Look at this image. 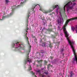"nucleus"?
Segmentation results:
<instances>
[{
  "instance_id": "412c9836",
  "label": "nucleus",
  "mask_w": 77,
  "mask_h": 77,
  "mask_svg": "<svg viewBox=\"0 0 77 77\" xmlns=\"http://www.w3.org/2000/svg\"><path fill=\"white\" fill-rule=\"evenodd\" d=\"M35 8V7L33 8V10H34V8Z\"/></svg>"
},
{
  "instance_id": "2eb2a0df",
  "label": "nucleus",
  "mask_w": 77,
  "mask_h": 77,
  "mask_svg": "<svg viewBox=\"0 0 77 77\" xmlns=\"http://www.w3.org/2000/svg\"><path fill=\"white\" fill-rule=\"evenodd\" d=\"M29 14H30V12H29L27 14L28 19V18H29V17H30Z\"/></svg>"
},
{
  "instance_id": "6e6552de",
  "label": "nucleus",
  "mask_w": 77,
  "mask_h": 77,
  "mask_svg": "<svg viewBox=\"0 0 77 77\" xmlns=\"http://www.w3.org/2000/svg\"><path fill=\"white\" fill-rule=\"evenodd\" d=\"M14 9L12 8L11 11V12L10 14L11 15H12V14H14Z\"/></svg>"
},
{
  "instance_id": "f3484780",
  "label": "nucleus",
  "mask_w": 77,
  "mask_h": 77,
  "mask_svg": "<svg viewBox=\"0 0 77 77\" xmlns=\"http://www.w3.org/2000/svg\"><path fill=\"white\" fill-rule=\"evenodd\" d=\"M29 30V28L27 27L25 30L26 32H27V30Z\"/></svg>"
},
{
  "instance_id": "aec40b11",
  "label": "nucleus",
  "mask_w": 77,
  "mask_h": 77,
  "mask_svg": "<svg viewBox=\"0 0 77 77\" xmlns=\"http://www.w3.org/2000/svg\"><path fill=\"white\" fill-rule=\"evenodd\" d=\"M63 51V48H62V49H61V51Z\"/></svg>"
},
{
  "instance_id": "b1692460",
  "label": "nucleus",
  "mask_w": 77,
  "mask_h": 77,
  "mask_svg": "<svg viewBox=\"0 0 77 77\" xmlns=\"http://www.w3.org/2000/svg\"><path fill=\"white\" fill-rule=\"evenodd\" d=\"M27 27H28V25L27 24V26H26Z\"/></svg>"
},
{
  "instance_id": "393cba45",
  "label": "nucleus",
  "mask_w": 77,
  "mask_h": 77,
  "mask_svg": "<svg viewBox=\"0 0 77 77\" xmlns=\"http://www.w3.org/2000/svg\"><path fill=\"white\" fill-rule=\"evenodd\" d=\"M60 35H62V33H61V34H60Z\"/></svg>"
},
{
  "instance_id": "f257e3e1",
  "label": "nucleus",
  "mask_w": 77,
  "mask_h": 77,
  "mask_svg": "<svg viewBox=\"0 0 77 77\" xmlns=\"http://www.w3.org/2000/svg\"><path fill=\"white\" fill-rule=\"evenodd\" d=\"M13 47V49L15 51H17L21 54H23L24 53V49H22V48H24V46L23 45V43L21 42L14 43L12 45Z\"/></svg>"
},
{
  "instance_id": "5701e85b",
  "label": "nucleus",
  "mask_w": 77,
  "mask_h": 77,
  "mask_svg": "<svg viewBox=\"0 0 77 77\" xmlns=\"http://www.w3.org/2000/svg\"><path fill=\"white\" fill-rule=\"evenodd\" d=\"M22 4H23V2H21L20 3L21 5H22Z\"/></svg>"
},
{
  "instance_id": "423d86ee",
  "label": "nucleus",
  "mask_w": 77,
  "mask_h": 77,
  "mask_svg": "<svg viewBox=\"0 0 77 77\" xmlns=\"http://www.w3.org/2000/svg\"><path fill=\"white\" fill-rule=\"evenodd\" d=\"M49 12L50 11H48L45 10L43 11V12L44 14H48Z\"/></svg>"
},
{
  "instance_id": "f03ea898",
  "label": "nucleus",
  "mask_w": 77,
  "mask_h": 77,
  "mask_svg": "<svg viewBox=\"0 0 77 77\" xmlns=\"http://www.w3.org/2000/svg\"><path fill=\"white\" fill-rule=\"evenodd\" d=\"M75 5H76V2H75V0H74L72 1H66L64 3V11L65 10V8L66 7V12L68 14L70 12V11L73 9V7Z\"/></svg>"
},
{
  "instance_id": "7ed1b4c3",
  "label": "nucleus",
  "mask_w": 77,
  "mask_h": 77,
  "mask_svg": "<svg viewBox=\"0 0 77 77\" xmlns=\"http://www.w3.org/2000/svg\"><path fill=\"white\" fill-rule=\"evenodd\" d=\"M53 9H55V8H56V15L57 17H59V15H58V12L59 11V9L60 10V16H59V19H58L57 22L58 24L60 25L61 23L62 24L63 23V18L62 16V15L61 14V9H59V6L58 5H54L53 6Z\"/></svg>"
},
{
  "instance_id": "9d476101",
  "label": "nucleus",
  "mask_w": 77,
  "mask_h": 77,
  "mask_svg": "<svg viewBox=\"0 0 77 77\" xmlns=\"http://www.w3.org/2000/svg\"><path fill=\"white\" fill-rule=\"evenodd\" d=\"M72 75H74V73H73L72 72H71L70 73V76L71 77H72Z\"/></svg>"
},
{
  "instance_id": "cd10ccee",
  "label": "nucleus",
  "mask_w": 77,
  "mask_h": 77,
  "mask_svg": "<svg viewBox=\"0 0 77 77\" xmlns=\"http://www.w3.org/2000/svg\"><path fill=\"white\" fill-rule=\"evenodd\" d=\"M13 7V6H12V8Z\"/></svg>"
},
{
  "instance_id": "0eeeda50",
  "label": "nucleus",
  "mask_w": 77,
  "mask_h": 77,
  "mask_svg": "<svg viewBox=\"0 0 77 77\" xmlns=\"http://www.w3.org/2000/svg\"><path fill=\"white\" fill-rule=\"evenodd\" d=\"M36 72H37V73H38L39 74H41V71H40V70H36Z\"/></svg>"
},
{
  "instance_id": "9b49d317",
  "label": "nucleus",
  "mask_w": 77,
  "mask_h": 77,
  "mask_svg": "<svg viewBox=\"0 0 77 77\" xmlns=\"http://www.w3.org/2000/svg\"><path fill=\"white\" fill-rule=\"evenodd\" d=\"M37 62H38V63H41L40 65L41 66V65H42V64H41V63H42V61H41V60H40V61L37 60Z\"/></svg>"
},
{
  "instance_id": "4be33fe9",
  "label": "nucleus",
  "mask_w": 77,
  "mask_h": 77,
  "mask_svg": "<svg viewBox=\"0 0 77 77\" xmlns=\"http://www.w3.org/2000/svg\"><path fill=\"white\" fill-rule=\"evenodd\" d=\"M26 22L27 23H28V19H27V20Z\"/></svg>"
},
{
  "instance_id": "bb28decb",
  "label": "nucleus",
  "mask_w": 77,
  "mask_h": 77,
  "mask_svg": "<svg viewBox=\"0 0 77 77\" xmlns=\"http://www.w3.org/2000/svg\"><path fill=\"white\" fill-rule=\"evenodd\" d=\"M54 38H55V37H54Z\"/></svg>"
},
{
  "instance_id": "a211bd4d",
  "label": "nucleus",
  "mask_w": 77,
  "mask_h": 77,
  "mask_svg": "<svg viewBox=\"0 0 77 77\" xmlns=\"http://www.w3.org/2000/svg\"><path fill=\"white\" fill-rule=\"evenodd\" d=\"M31 46H29V51H30V48H31Z\"/></svg>"
},
{
  "instance_id": "39448f33",
  "label": "nucleus",
  "mask_w": 77,
  "mask_h": 77,
  "mask_svg": "<svg viewBox=\"0 0 77 77\" xmlns=\"http://www.w3.org/2000/svg\"><path fill=\"white\" fill-rule=\"evenodd\" d=\"M26 35H25V38H26V39L27 41V42H28V41H29V40H28L29 38H28V37L27 36V32H26Z\"/></svg>"
},
{
  "instance_id": "dca6fc26",
  "label": "nucleus",
  "mask_w": 77,
  "mask_h": 77,
  "mask_svg": "<svg viewBox=\"0 0 77 77\" xmlns=\"http://www.w3.org/2000/svg\"><path fill=\"white\" fill-rule=\"evenodd\" d=\"M49 47H50V48H52L53 47V46H52V45H51V44H49Z\"/></svg>"
},
{
  "instance_id": "1a4fd4ad",
  "label": "nucleus",
  "mask_w": 77,
  "mask_h": 77,
  "mask_svg": "<svg viewBox=\"0 0 77 77\" xmlns=\"http://www.w3.org/2000/svg\"><path fill=\"white\" fill-rule=\"evenodd\" d=\"M42 46L43 47H45V42H44L43 43L42 45Z\"/></svg>"
},
{
  "instance_id": "ddd939ff",
  "label": "nucleus",
  "mask_w": 77,
  "mask_h": 77,
  "mask_svg": "<svg viewBox=\"0 0 77 77\" xmlns=\"http://www.w3.org/2000/svg\"><path fill=\"white\" fill-rule=\"evenodd\" d=\"M38 5L40 8V9H39L40 11H42V8L40 7V6H39V5Z\"/></svg>"
},
{
  "instance_id": "20e7f679",
  "label": "nucleus",
  "mask_w": 77,
  "mask_h": 77,
  "mask_svg": "<svg viewBox=\"0 0 77 77\" xmlns=\"http://www.w3.org/2000/svg\"><path fill=\"white\" fill-rule=\"evenodd\" d=\"M29 53L27 54V58L25 60L24 62V63L25 64H26L27 63V62H29V64L30 63V62L32 61L31 60V59H30L29 58Z\"/></svg>"
},
{
  "instance_id": "6ab92c4d",
  "label": "nucleus",
  "mask_w": 77,
  "mask_h": 77,
  "mask_svg": "<svg viewBox=\"0 0 77 77\" xmlns=\"http://www.w3.org/2000/svg\"><path fill=\"white\" fill-rule=\"evenodd\" d=\"M50 58L51 60H52V59H53V57H50Z\"/></svg>"
},
{
  "instance_id": "4468645a",
  "label": "nucleus",
  "mask_w": 77,
  "mask_h": 77,
  "mask_svg": "<svg viewBox=\"0 0 77 77\" xmlns=\"http://www.w3.org/2000/svg\"><path fill=\"white\" fill-rule=\"evenodd\" d=\"M9 2V1L8 0H5V3L7 5H8V2Z\"/></svg>"
},
{
  "instance_id": "a878e982",
  "label": "nucleus",
  "mask_w": 77,
  "mask_h": 77,
  "mask_svg": "<svg viewBox=\"0 0 77 77\" xmlns=\"http://www.w3.org/2000/svg\"><path fill=\"white\" fill-rule=\"evenodd\" d=\"M20 6V5H18V7H19Z\"/></svg>"
},
{
  "instance_id": "f8f14e48",
  "label": "nucleus",
  "mask_w": 77,
  "mask_h": 77,
  "mask_svg": "<svg viewBox=\"0 0 77 77\" xmlns=\"http://www.w3.org/2000/svg\"><path fill=\"white\" fill-rule=\"evenodd\" d=\"M29 71H31L32 70V68L31 67V66H29V67L28 69Z\"/></svg>"
}]
</instances>
